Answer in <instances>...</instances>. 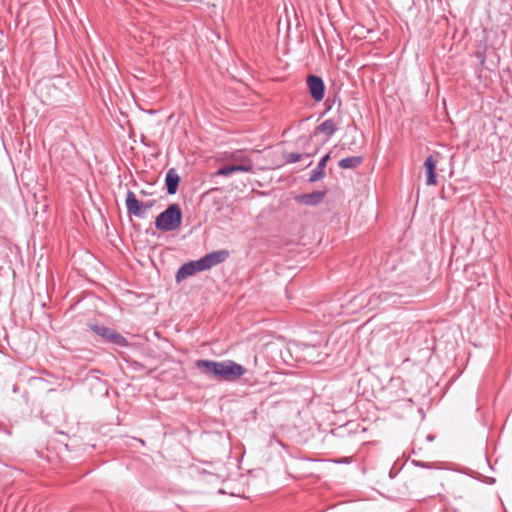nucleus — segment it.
Returning a JSON list of instances; mask_svg holds the SVG:
<instances>
[{
    "label": "nucleus",
    "mask_w": 512,
    "mask_h": 512,
    "mask_svg": "<svg viewBox=\"0 0 512 512\" xmlns=\"http://www.w3.org/2000/svg\"><path fill=\"white\" fill-rule=\"evenodd\" d=\"M330 159V154L327 153L325 154L319 161V163L317 164L316 168L312 171L310 177H309V181L310 182H316L320 179H322L323 177H325V167H326V164L328 162V160Z\"/></svg>",
    "instance_id": "11"
},
{
    "label": "nucleus",
    "mask_w": 512,
    "mask_h": 512,
    "mask_svg": "<svg viewBox=\"0 0 512 512\" xmlns=\"http://www.w3.org/2000/svg\"><path fill=\"white\" fill-rule=\"evenodd\" d=\"M436 164L437 160L432 155H429L424 162L426 184L428 186L436 185L437 183Z\"/></svg>",
    "instance_id": "7"
},
{
    "label": "nucleus",
    "mask_w": 512,
    "mask_h": 512,
    "mask_svg": "<svg viewBox=\"0 0 512 512\" xmlns=\"http://www.w3.org/2000/svg\"><path fill=\"white\" fill-rule=\"evenodd\" d=\"M312 154L306 153V154H300L295 152H289L284 155V158L287 163H296L300 161L303 157H310Z\"/></svg>",
    "instance_id": "14"
},
{
    "label": "nucleus",
    "mask_w": 512,
    "mask_h": 512,
    "mask_svg": "<svg viewBox=\"0 0 512 512\" xmlns=\"http://www.w3.org/2000/svg\"><path fill=\"white\" fill-rule=\"evenodd\" d=\"M234 172H251L253 169V161L250 158H243L242 163H235L231 165Z\"/></svg>",
    "instance_id": "13"
},
{
    "label": "nucleus",
    "mask_w": 512,
    "mask_h": 512,
    "mask_svg": "<svg viewBox=\"0 0 512 512\" xmlns=\"http://www.w3.org/2000/svg\"><path fill=\"white\" fill-rule=\"evenodd\" d=\"M412 464L416 467H420V468H431V464L428 463V462H422V461H418V460H412Z\"/></svg>",
    "instance_id": "18"
},
{
    "label": "nucleus",
    "mask_w": 512,
    "mask_h": 512,
    "mask_svg": "<svg viewBox=\"0 0 512 512\" xmlns=\"http://www.w3.org/2000/svg\"><path fill=\"white\" fill-rule=\"evenodd\" d=\"M87 326L92 332L100 336L107 343H111L119 347L128 346L127 339L113 328L97 322H90Z\"/></svg>",
    "instance_id": "4"
},
{
    "label": "nucleus",
    "mask_w": 512,
    "mask_h": 512,
    "mask_svg": "<svg viewBox=\"0 0 512 512\" xmlns=\"http://www.w3.org/2000/svg\"><path fill=\"white\" fill-rule=\"evenodd\" d=\"M306 83L312 99L316 102L322 101L325 95L323 79L320 76L311 74L307 77Z\"/></svg>",
    "instance_id": "6"
},
{
    "label": "nucleus",
    "mask_w": 512,
    "mask_h": 512,
    "mask_svg": "<svg viewBox=\"0 0 512 512\" xmlns=\"http://www.w3.org/2000/svg\"><path fill=\"white\" fill-rule=\"evenodd\" d=\"M228 257L229 252L227 250H217L204 255L198 260L184 263L176 273V281L181 282L194 275L196 272L209 270L210 268L224 262Z\"/></svg>",
    "instance_id": "2"
},
{
    "label": "nucleus",
    "mask_w": 512,
    "mask_h": 512,
    "mask_svg": "<svg viewBox=\"0 0 512 512\" xmlns=\"http://www.w3.org/2000/svg\"><path fill=\"white\" fill-rule=\"evenodd\" d=\"M233 173L232 169H231V165H227V166H223V167H220L216 172H215V175L216 176H230L231 174Z\"/></svg>",
    "instance_id": "15"
},
{
    "label": "nucleus",
    "mask_w": 512,
    "mask_h": 512,
    "mask_svg": "<svg viewBox=\"0 0 512 512\" xmlns=\"http://www.w3.org/2000/svg\"><path fill=\"white\" fill-rule=\"evenodd\" d=\"M180 182V177L174 168L167 171L165 176L166 190L169 195L176 194Z\"/></svg>",
    "instance_id": "10"
},
{
    "label": "nucleus",
    "mask_w": 512,
    "mask_h": 512,
    "mask_svg": "<svg viewBox=\"0 0 512 512\" xmlns=\"http://www.w3.org/2000/svg\"><path fill=\"white\" fill-rule=\"evenodd\" d=\"M362 156H351L341 159L338 162V166L342 169H354L363 163Z\"/></svg>",
    "instance_id": "12"
},
{
    "label": "nucleus",
    "mask_w": 512,
    "mask_h": 512,
    "mask_svg": "<svg viewBox=\"0 0 512 512\" xmlns=\"http://www.w3.org/2000/svg\"><path fill=\"white\" fill-rule=\"evenodd\" d=\"M127 211L130 215L143 218L147 211L152 207L149 202H141L131 190L127 191L125 200Z\"/></svg>",
    "instance_id": "5"
},
{
    "label": "nucleus",
    "mask_w": 512,
    "mask_h": 512,
    "mask_svg": "<svg viewBox=\"0 0 512 512\" xmlns=\"http://www.w3.org/2000/svg\"><path fill=\"white\" fill-rule=\"evenodd\" d=\"M340 122V119H327L316 127L314 134L323 133L327 138H330L338 130Z\"/></svg>",
    "instance_id": "8"
},
{
    "label": "nucleus",
    "mask_w": 512,
    "mask_h": 512,
    "mask_svg": "<svg viewBox=\"0 0 512 512\" xmlns=\"http://www.w3.org/2000/svg\"><path fill=\"white\" fill-rule=\"evenodd\" d=\"M182 219L183 213L179 204L173 203L156 217L155 227L159 231H175L181 226Z\"/></svg>",
    "instance_id": "3"
},
{
    "label": "nucleus",
    "mask_w": 512,
    "mask_h": 512,
    "mask_svg": "<svg viewBox=\"0 0 512 512\" xmlns=\"http://www.w3.org/2000/svg\"><path fill=\"white\" fill-rule=\"evenodd\" d=\"M327 194V190L323 191H313L311 193L301 194L299 196V202L305 204L307 206H315L322 202Z\"/></svg>",
    "instance_id": "9"
},
{
    "label": "nucleus",
    "mask_w": 512,
    "mask_h": 512,
    "mask_svg": "<svg viewBox=\"0 0 512 512\" xmlns=\"http://www.w3.org/2000/svg\"><path fill=\"white\" fill-rule=\"evenodd\" d=\"M195 366L206 376L215 377L221 381L234 382L246 373V368L233 360L213 361L197 360Z\"/></svg>",
    "instance_id": "1"
},
{
    "label": "nucleus",
    "mask_w": 512,
    "mask_h": 512,
    "mask_svg": "<svg viewBox=\"0 0 512 512\" xmlns=\"http://www.w3.org/2000/svg\"><path fill=\"white\" fill-rule=\"evenodd\" d=\"M231 158L236 162V163H242V159L243 158H248L246 155H244L241 151H237L235 153L232 154Z\"/></svg>",
    "instance_id": "17"
},
{
    "label": "nucleus",
    "mask_w": 512,
    "mask_h": 512,
    "mask_svg": "<svg viewBox=\"0 0 512 512\" xmlns=\"http://www.w3.org/2000/svg\"><path fill=\"white\" fill-rule=\"evenodd\" d=\"M433 439H434V436H433V435H428V436H427V440H428V441H433Z\"/></svg>",
    "instance_id": "19"
},
{
    "label": "nucleus",
    "mask_w": 512,
    "mask_h": 512,
    "mask_svg": "<svg viewBox=\"0 0 512 512\" xmlns=\"http://www.w3.org/2000/svg\"><path fill=\"white\" fill-rule=\"evenodd\" d=\"M480 58H481V63H484V56L482 54H479Z\"/></svg>",
    "instance_id": "20"
},
{
    "label": "nucleus",
    "mask_w": 512,
    "mask_h": 512,
    "mask_svg": "<svg viewBox=\"0 0 512 512\" xmlns=\"http://www.w3.org/2000/svg\"><path fill=\"white\" fill-rule=\"evenodd\" d=\"M336 102L338 103V108H340V107H341V105H342V102H341V100H340V99H337L336 97H334V98L331 100L330 98H328V99L326 100V102H325V104L327 105V109H326V111L331 110V109H332L333 104H335Z\"/></svg>",
    "instance_id": "16"
}]
</instances>
